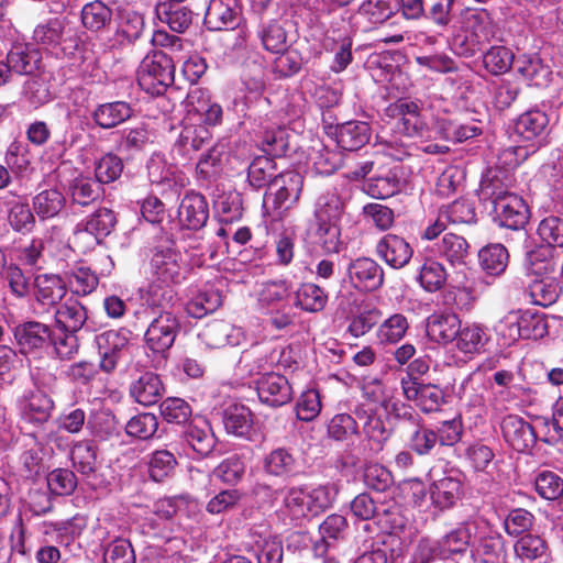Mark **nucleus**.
I'll use <instances>...</instances> for the list:
<instances>
[{"instance_id":"52","label":"nucleus","mask_w":563,"mask_h":563,"mask_svg":"<svg viewBox=\"0 0 563 563\" xmlns=\"http://www.w3.org/2000/svg\"><path fill=\"white\" fill-rule=\"evenodd\" d=\"M344 203L335 192H325L321 195L316 203L314 219L316 222L338 223L343 213Z\"/></svg>"},{"instance_id":"41","label":"nucleus","mask_w":563,"mask_h":563,"mask_svg":"<svg viewBox=\"0 0 563 563\" xmlns=\"http://www.w3.org/2000/svg\"><path fill=\"white\" fill-rule=\"evenodd\" d=\"M409 424L412 430L407 439L408 448L418 455L429 454L438 443L435 431L422 424L418 418Z\"/></svg>"},{"instance_id":"5","label":"nucleus","mask_w":563,"mask_h":563,"mask_svg":"<svg viewBox=\"0 0 563 563\" xmlns=\"http://www.w3.org/2000/svg\"><path fill=\"white\" fill-rule=\"evenodd\" d=\"M174 74L172 58L163 51H154L142 59L137 68V82L146 93L159 96L174 82Z\"/></svg>"},{"instance_id":"10","label":"nucleus","mask_w":563,"mask_h":563,"mask_svg":"<svg viewBox=\"0 0 563 563\" xmlns=\"http://www.w3.org/2000/svg\"><path fill=\"white\" fill-rule=\"evenodd\" d=\"M400 385L404 397L415 401L423 412L438 411L444 402V393L437 385L419 383L410 375L402 377Z\"/></svg>"},{"instance_id":"20","label":"nucleus","mask_w":563,"mask_h":563,"mask_svg":"<svg viewBox=\"0 0 563 563\" xmlns=\"http://www.w3.org/2000/svg\"><path fill=\"white\" fill-rule=\"evenodd\" d=\"M188 112L197 114L202 125H217L222 121V108L211 101L210 96L202 89L192 90L187 97Z\"/></svg>"},{"instance_id":"33","label":"nucleus","mask_w":563,"mask_h":563,"mask_svg":"<svg viewBox=\"0 0 563 563\" xmlns=\"http://www.w3.org/2000/svg\"><path fill=\"white\" fill-rule=\"evenodd\" d=\"M131 396L143 406L156 404L163 395V385L154 373H144L130 387Z\"/></svg>"},{"instance_id":"35","label":"nucleus","mask_w":563,"mask_h":563,"mask_svg":"<svg viewBox=\"0 0 563 563\" xmlns=\"http://www.w3.org/2000/svg\"><path fill=\"white\" fill-rule=\"evenodd\" d=\"M474 530V523L465 522L448 532L440 541H438L439 552L442 559H445L451 554L466 551L471 543Z\"/></svg>"},{"instance_id":"63","label":"nucleus","mask_w":563,"mask_h":563,"mask_svg":"<svg viewBox=\"0 0 563 563\" xmlns=\"http://www.w3.org/2000/svg\"><path fill=\"white\" fill-rule=\"evenodd\" d=\"M553 250L550 247H539L527 254V269L537 276L549 275L555 271V263L552 261Z\"/></svg>"},{"instance_id":"17","label":"nucleus","mask_w":563,"mask_h":563,"mask_svg":"<svg viewBox=\"0 0 563 563\" xmlns=\"http://www.w3.org/2000/svg\"><path fill=\"white\" fill-rule=\"evenodd\" d=\"M208 218V203L201 194L190 192L183 198L178 209L181 225L189 230H199L205 227Z\"/></svg>"},{"instance_id":"53","label":"nucleus","mask_w":563,"mask_h":563,"mask_svg":"<svg viewBox=\"0 0 563 563\" xmlns=\"http://www.w3.org/2000/svg\"><path fill=\"white\" fill-rule=\"evenodd\" d=\"M448 278L445 267L433 258H427L419 272V283L423 289L433 292L441 289Z\"/></svg>"},{"instance_id":"26","label":"nucleus","mask_w":563,"mask_h":563,"mask_svg":"<svg viewBox=\"0 0 563 563\" xmlns=\"http://www.w3.org/2000/svg\"><path fill=\"white\" fill-rule=\"evenodd\" d=\"M488 341V329L484 324L473 322L460 325L455 345L464 354H475L481 353Z\"/></svg>"},{"instance_id":"42","label":"nucleus","mask_w":563,"mask_h":563,"mask_svg":"<svg viewBox=\"0 0 563 563\" xmlns=\"http://www.w3.org/2000/svg\"><path fill=\"white\" fill-rule=\"evenodd\" d=\"M408 329L407 317L402 313H394L378 325L376 338L380 344H396L405 336Z\"/></svg>"},{"instance_id":"29","label":"nucleus","mask_w":563,"mask_h":563,"mask_svg":"<svg viewBox=\"0 0 563 563\" xmlns=\"http://www.w3.org/2000/svg\"><path fill=\"white\" fill-rule=\"evenodd\" d=\"M115 223L117 218L114 212L107 208H100L85 222L77 224L75 234L81 235L88 233L93 235L96 241L99 242L112 232Z\"/></svg>"},{"instance_id":"60","label":"nucleus","mask_w":563,"mask_h":563,"mask_svg":"<svg viewBox=\"0 0 563 563\" xmlns=\"http://www.w3.org/2000/svg\"><path fill=\"white\" fill-rule=\"evenodd\" d=\"M99 353L122 357L129 346L126 332L109 330L96 336Z\"/></svg>"},{"instance_id":"62","label":"nucleus","mask_w":563,"mask_h":563,"mask_svg":"<svg viewBox=\"0 0 563 563\" xmlns=\"http://www.w3.org/2000/svg\"><path fill=\"white\" fill-rule=\"evenodd\" d=\"M534 487L539 496L548 500H555L563 495V479L551 471L538 474Z\"/></svg>"},{"instance_id":"24","label":"nucleus","mask_w":563,"mask_h":563,"mask_svg":"<svg viewBox=\"0 0 563 563\" xmlns=\"http://www.w3.org/2000/svg\"><path fill=\"white\" fill-rule=\"evenodd\" d=\"M221 303V292L212 285H205L191 296L186 305V311L190 317L200 319L214 312Z\"/></svg>"},{"instance_id":"38","label":"nucleus","mask_w":563,"mask_h":563,"mask_svg":"<svg viewBox=\"0 0 563 563\" xmlns=\"http://www.w3.org/2000/svg\"><path fill=\"white\" fill-rule=\"evenodd\" d=\"M468 247L467 241L463 236L454 233H445L441 240L434 244L435 253L452 265L465 263Z\"/></svg>"},{"instance_id":"51","label":"nucleus","mask_w":563,"mask_h":563,"mask_svg":"<svg viewBox=\"0 0 563 563\" xmlns=\"http://www.w3.org/2000/svg\"><path fill=\"white\" fill-rule=\"evenodd\" d=\"M87 428L91 434L100 440H108L119 434L120 424L115 416L109 410L93 412L87 420Z\"/></svg>"},{"instance_id":"59","label":"nucleus","mask_w":563,"mask_h":563,"mask_svg":"<svg viewBox=\"0 0 563 563\" xmlns=\"http://www.w3.org/2000/svg\"><path fill=\"white\" fill-rule=\"evenodd\" d=\"M158 18L166 23L174 32H185L192 22V12L186 7L170 5L168 9L164 5L157 11Z\"/></svg>"},{"instance_id":"3","label":"nucleus","mask_w":563,"mask_h":563,"mask_svg":"<svg viewBox=\"0 0 563 563\" xmlns=\"http://www.w3.org/2000/svg\"><path fill=\"white\" fill-rule=\"evenodd\" d=\"M483 183V191L489 196L494 205L495 220L499 225L510 230L522 229L529 220V209L525 200L516 194L499 187L495 180Z\"/></svg>"},{"instance_id":"19","label":"nucleus","mask_w":563,"mask_h":563,"mask_svg":"<svg viewBox=\"0 0 563 563\" xmlns=\"http://www.w3.org/2000/svg\"><path fill=\"white\" fill-rule=\"evenodd\" d=\"M210 140L211 133L208 128L201 124H187L183 128L173 151L183 158L190 159Z\"/></svg>"},{"instance_id":"32","label":"nucleus","mask_w":563,"mask_h":563,"mask_svg":"<svg viewBox=\"0 0 563 563\" xmlns=\"http://www.w3.org/2000/svg\"><path fill=\"white\" fill-rule=\"evenodd\" d=\"M186 442L200 456L209 455L216 445L214 434L203 419L191 422L185 432Z\"/></svg>"},{"instance_id":"30","label":"nucleus","mask_w":563,"mask_h":563,"mask_svg":"<svg viewBox=\"0 0 563 563\" xmlns=\"http://www.w3.org/2000/svg\"><path fill=\"white\" fill-rule=\"evenodd\" d=\"M14 338L22 353L37 350L51 338L47 325L40 322H26L14 329Z\"/></svg>"},{"instance_id":"49","label":"nucleus","mask_w":563,"mask_h":563,"mask_svg":"<svg viewBox=\"0 0 563 563\" xmlns=\"http://www.w3.org/2000/svg\"><path fill=\"white\" fill-rule=\"evenodd\" d=\"M65 206V198L57 189H45L33 198V209L42 219L57 216Z\"/></svg>"},{"instance_id":"43","label":"nucleus","mask_w":563,"mask_h":563,"mask_svg":"<svg viewBox=\"0 0 563 563\" xmlns=\"http://www.w3.org/2000/svg\"><path fill=\"white\" fill-rule=\"evenodd\" d=\"M261 139V150L266 156H284L289 148V133L284 126L264 128Z\"/></svg>"},{"instance_id":"31","label":"nucleus","mask_w":563,"mask_h":563,"mask_svg":"<svg viewBox=\"0 0 563 563\" xmlns=\"http://www.w3.org/2000/svg\"><path fill=\"white\" fill-rule=\"evenodd\" d=\"M7 60L13 73L31 75L38 68L41 53L30 44H15L9 51Z\"/></svg>"},{"instance_id":"14","label":"nucleus","mask_w":563,"mask_h":563,"mask_svg":"<svg viewBox=\"0 0 563 563\" xmlns=\"http://www.w3.org/2000/svg\"><path fill=\"white\" fill-rule=\"evenodd\" d=\"M500 427L506 442L518 452L530 450L537 441L536 429L517 415L505 417Z\"/></svg>"},{"instance_id":"2","label":"nucleus","mask_w":563,"mask_h":563,"mask_svg":"<svg viewBox=\"0 0 563 563\" xmlns=\"http://www.w3.org/2000/svg\"><path fill=\"white\" fill-rule=\"evenodd\" d=\"M302 188L303 177L298 172L288 170L278 174L269 183V187L264 194V213L274 220L282 219L288 210L298 203Z\"/></svg>"},{"instance_id":"13","label":"nucleus","mask_w":563,"mask_h":563,"mask_svg":"<svg viewBox=\"0 0 563 563\" xmlns=\"http://www.w3.org/2000/svg\"><path fill=\"white\" fill-rule=\"evenodd\" d=\"M260 400L271 407H280L292 398V389L287 378L277 373H265L256 383Z\"/></svg>"},{"instance_id":"36","label":"nucleus","mask_w":563,"mask_h":563,"mask_svg":"<svg viewBox=\"0 0 563 563\" xmlns=\"http://www.w3.org/2000/svg\"><path fill=\"white\" fill-rule=\"evenodd\" d=\"M223 426L228 433L247 438L253 427L251 410L240 404L229 406L223 412Z\"/></svg>"},{"instance_id":"37","label":"nucleus","mask_w":563,"mask_h":563,"mask_svg":"<svg viewBox=\"0 0 563 563\" xmlns=\"http://www.w3.org/2000/svg\"><path fill=\"white\" fill-rule=\"evenodd\" d=\"M36 299L44 306L56 305L66 294V284L54 274H42L35 278Z\"/></svg>"},{"instance_id":"21","label":"nucleus","mask_w":563,"mask_h":563,"mask_svg":"<svg viewBox=\"0 0 563 563\" xmlns=\"http://www.w3.org/2000/svg\"><path fill=\"white\" fill-rule=\"evenodd\" d=\"M353 40L349 32L336 33L328 31L324 40V48L333 53L331 70L339 74L347 68L353 60L352 55Z\"/></svg>"},{"instance_id":"61","label":"nucleus","mask_w":563,"mask_h":563,"mask_svg":"<svg viewBox=\"0 0 563 563\" xmlns=\"http://www.w3.org/2000/svg\"><path fill=\"white\" fill-rule=\"evenodd\" d=\"M483 63L493 75L505 74L514 63V54L505 46H493L484 54Z\"/></svg>"},{"instance_id":"28","label":"nucleus","mask_w":563,"mask_h":563,"mask_svg":"<svg viewBox=\"0 0 563 563\" xmlns=\"http://www.w3.org/2000/svg\"><path fill=\"white\" fill-rule=\"evenodd\" d=\"M133 110L125 101L99 104L92 112L95 123L101 129H112L132 117Z\"/></svg>"},{"instance_id":"22","label":"nucleus","mask_w":563,"mask_h":563,"mask_svg":"<svg viewBox=\"0 0 563 563\" xmlns=\"http://www.w3.org/2000/svg\"><path fill=\"white\" fill-rule=\"evenodd\" d=\"M461 321L454 313L432 314L428 319L427 334L438 343L448 344L456 340Z\"/></svg>"},{"instance_id":"45","label":"nucleus","mask_w":563,"mask_h":563,"mask_svg":"<svg viewBox=\"0 0 563 563\" xmlns=\"http://www.w3.org/2000/svg\"><path fill=\"white\" fill-rule=\"evenodd\" d=\"M474 555L482 563H505L507 555L503 537L498 533L482 537Z\"/></svg>"},{"instance_id":"40","label":"nucleus","mask_w":563,"mask_h":563,"mask_svg":"<svg viewBox=\"0 0 563 563\" xmlns=\"http://www.w3.org/2000/svg\"><path fill=\"white\" fill-rule=\"evenodd\" d=\"M291 287L287 280H272L262 285L258 301L267 310L290 303Z\"/></svg>"},{"instance_id":"56","label":"nucleus","mask_w":563,"mask_h":563,"mask_svg":"<svg viewBox=\"0 0 563 563\" xmlns=\"http://www.w3.org/2000/svg\"><path fill=\"white\" fill-rule=\"evenodd\" d=\"M69 191L74 203L88 206L99 198L101 187L98 181L91 178L78 177L71 181Z\"/></svg>"},{"instance_id":"47","label":"nucleus","mask_w":563,"mask_h":563,"mask_svg":"<svg viewBox=\"0 0 563 563\" xmlns=\"http://www.w3.org/2000/svg\"><path fill=\"white\" fill-rule=\"evenodd\" d=\"M80 13L82 25L95 32L104 29L112 19L111 9L100 0L86 3Z\"/></svg>"},{"instance_id":"54","label":"nucleus","mask_w":563,"mask_h":563,"mask_svg":"<svg viewBox=\"0 0 563 563\" xmlns=\"http://www.w3.org/2000/svg\"><path fill=\"white\" fill-rule=\"evenodd\" d=\"M68 283L74 294L87 296L97 288L99 278L90 267L78 265L70 271Z\"/></svg>"},{"instance_id":"1","label":"nucleus","mask_w":563,"mask_h":563,"mask_svg":"<svg viewBox=\"0 0 563 563\" xmlns=\"http://www.w3.org/2000/svg\"><path fill=\"white\" fill-rule=\"evenodd\" d=\"M336 494V487L331 484L311 489L291 487L285 493L282 511L296 521L309 516H317L332 506Z\"/></svg>"},{"instance_id":"23","label":"nucleus","mask_w":563,"mask_h":563,"mask_svg":"<svg viewBox=\"0 0 563 563\" xmlns=\"http://www.w3.org/2000/svg\"><path fill=\"white\" fill-rule=\"evenodd\" d=\"M335 137L342 150L356 151L369 141L371 129L366 122L349 121L336 126Z\"/></svg>"},{"instance_id":"39","label":"nucleus","mask_w":563,"mask_h":563,"mask_svg":"<svg viewBox=\"0 0 563 563\" xmlns=\"http://www.w3.org/2000/svg\"><path fill=\"white\" fill-rule=\"evenodd\" d=\"M56 322L67 332H76L87 320L86 308L76 299L69 298L56 311Z\"/></svg>"},{"instance_id":"11","label":"nucleus","mask_w":563,"mask_h":563,"mask_svg":"<svg viewBox=\"0 0 563 563\" xmlns=\"http://www.w3.org/2000/svg\"><path fill=\"white\" fill-rule=\"evenodd\" d=\"M350 283L354 288L374 291L384 284V269L369 257H358L351 261L346 267Z\"/></svg>"},{"instance_id":"15","label":"nucleus","mask_w":563,"mask_h":563,"mask_svg":"<svg viewBox=\"0 0 563 563\" xmlns=\"http://www.w3.org/2000/svg\"><path fill=\"white\" fill-rule=\"evenodd\" d=\"M376 254L388 266L399 269L410 262L413 250L402 236L388 233L377 242Z\"/></svg>"},{"instance_id":"48","label":"nucleus","mask_w":563,"mask_h":563,"mask_svg":"<svg viewBox=\"0 0 563 563\" xmlns=\"http://www.w3.org/2000/svg\"><path fill=\"white\" fill-rule=\"evenodd\" d=\"M482 268L489 275H500L505 272L509 254L501 244H490L482 249L478 253Z\"/></svg>"},{"instance_id":"6","label":"nucleus","mask_w":563,"mask_h":563,"mask_svg":"<svg viewBox=\"0 0 563 563\" xmlns=\"http://www.w3.org/2000/svg\"><path fill=\"white\" fill-rule=\"evenodd\" d=\"M150 269L153 283L167 287L163 298L170 301L174 297L170 286L180 284L186 278L187 268L181 254L172 246H157L153 250Z\"/></svg>"},{"instance_id":"50","label":"nucleus","mask_w":563,"mask_h":563,"mask_svg":"<svg viewBox=\"0 0 563 563\" xmlns=\"http://www.w3.org/2000/svg\"><path fill=\"white\" fill-rule=\"evenodd\" d=\"M328 301L324 290L312 283L302 284L296 291L295 305L309 312L321 311Z\"/></svg>"},{"instance_id":"27","label":"nucleus","mask_w":563,"mask_h":563,"mask_svg":"<svg viewBox=\"0 0 563 563\" xmlns=\"http://www.w3.org/2000/svg\"><path fill=\"white\" fill-rule=\"evenodd\" d=\"M549 124L548 115L540 110L522 113L515 122V134L525 142L539 140Z\"/></svg>"},{"instance_id":"25","label":"nucleus","mask_w":563,"mask_h":563,"mask_svg":"<svg viewBox=\"0 0 563 563\" xmlns=\"http://www.w3.org/2000/svg\"><path fill=\"white\" fill-rule=\"evenodd\" d=\"M516 558L521 563H548L549 550L545 541L534 534H523L514 544Z\"/></svg>"},{"instance_id":"18","label":"nucleus","mask_w":563,"mask_h":563,"mask_svg":"<svg viewBox=\"0 0 563 563\" xmlns=\"http://www.w3.org/2000/svg\"><path fill=\"white\" fill-rule=\"evenodd\" d=\"M263 467L268 475L288 478L298 475L302 466L300 460L291 451L278 448L265 456Z\"/></svg>"},{"instance_id":"8","label":"nucleus","mask_w":563,"mask_h":563,"mask_svg":"<svg viewBox=\"0 0 563 563\" xmlns=\"http://www.w3.org/2000/svg\"><path fill=\"white\" fill-rule=\"evenodd\" d=\"M180 330L177 317L169 311H162L152 320L144 334L145 346L158 358L165 361Z\"/></svg>"},{"instance_id":"7","label":"nucleus","mask_w":563,"mask_h":563,"mask_svg":"<svg viewBox=\"0 0 563 563\" xmlns=\"http://www.w3.org/2000/svg\"><path fill=\"white\" fill-rule=\"evenodd\" d=\"M385 113L388 118L397 120L396 128L399 133L419 140L432 137L433 130L419 101L400 98L390 103Z\"/></svg>"},{"instance_id":"16","label":"nucleus","mask_w":563,"mask_h":563,"mask_svg":"<svg viewBox=\"0 0 563 563\" xmlns=\"http://www.w3.org/2000/svg\"><path fill=\"white\" fill-rule=\"evenodd\" d=\"M18 409L23 421L43 424L51 418L54 401L42 391H31L18 400Z\"/></svg>"},{"instance_id":"9","label":"nucleus","mask_w":563,"mask_h":563,"mask_svg":"<svg viewBox=\"0 0 563 563\" xmlns=\"http://www.w3.org/2000/svg\"><path fill=\"white\" fill-rule=\"evenodd\" d=\"M431 484L429 495L432 505L439 510L453 507L463 496V483L461 474L456 471H449L440 478L435 477L434 471L429 473Z\"/></svg>"},{"instance_id":"57","label":"nucleus","mask_w":563,"mask_h":563,"mask_svg":"<svg viewBox=\"0 0 563 563\" xmlns=\"http://www.w3.org/2000/svg\"><path fill=\"white\" fill-rule=\"evenodd\" d=\"M396 9V0H367L362 3L358 14L372 24L388 20Z\"/></svg>"},{"instance_id":"64","label":"nucleus","mask_w":563,"mask_h":563,"mask_svg":"<svg viewBox=\"0 0 563 563\" xmlns=\"http://www.w3.org/2000/svg\"><path fill=\"white\" fill-rule=\"evenodd\" d=\"M158 428V421L153 413H140L132 417L126 426L125 431L129 435L146 440L155 434Z\"/></svg>"},{"instance_id":"46","label":"nucleus","mask_w":563,"mask_h":563,"mask_svg":"<svg viewBox=\"0 0 563 563\" xmlns=\"http://www.w3.org/2000/svg\"><path fill=\"white\" fill-rule=\"evenodd\" d=\"M13 197L9 192L3 199L8 209V220L10 225L18 232L30 231L34 224V216L25 199L19 198L16 201L8 200Z\"/></svg>"},{"instance_id":"44","label":"nucleus","mask_w":563,"mask_h":563,"mask_svg":"<svg viewBox=\"0 0 563 563\" xmlns=\"http://www.w3.org/2000/svg\"><path fill=\"white\" fill-rule=\"evenodd\" d=\"M276 164L269 156L263 155L255 157L247 168V181L255 188L261 189L265 186L269 187V183L274 179Z\"/></svg>"},{"instance_id":"55","label":"nucleus","mask_w":563,"mask_h":563,"mask_svg":"<svg viewBox=\"0 0 563 563\" xmlns=\"http://www.w3.org/2000/svg\"><path fill=\"white\" fill-rule=\"evenodd\" d=\"M494 330L503 346L512 345L521 339L520 312H508L495 324Z\"/></svg>"},{"instance_id":"12","label":"nucleus","mask_w":563,"mask_h":563,"mask_svg":"<svg viewBox=\"0 0 563 563\" xmlns=\"http://www.w3.org/2000/svg\"><path fill=\"white\" fill-rule=\"evenodd\" d=\"M238 0H210L205 25L211 31L234 30L241 22Z\"/></svg>"},{"instance_id":"4","label":"nucleus","mask_w":563,"mask_h":563,"mask_svg":"<svg viewBox=\"0 0 563 563\" xmlns=\"http://www.w3.org/2000/svg\"><path fill=\"white\" fill-rule=\"evenodd\" d=\"M295 364L291 350L274 344H256L242 353L239 368L250 376L271 373L273 368L288 369Z\"/></svg>"},{"instance_id":"34","label":"nucleus","mask_w":563,"mask_h":563,"mask_svg":"<svg viewBox=\"0 0 563 563\" xmlns=\"http://www.w3.org/2000/svg\"><path fill=\"white\" fill-rule=\"evenodd\" d=\"M73 467L85 477H90L97 471V446L91 440H80L70 449Z\"/></svg>"},{"instance_id":"58","label":"nucleus","mask_w":563,"mask_h":563,"mask_svg":"<svg viewBox=\"0 0 563 563\" xmlns=\"http://www.w3.org/2000/svg\"><path fill=\"white\" fill-rule=\"evenodd\" d=\"M176 464V459L169 451H155L148 461L150 477L155 482H162L173 474Z\"/></svg>"}]
</instances>
